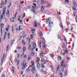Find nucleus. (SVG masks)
Returning <instances> with one entry per match:
<instances>
[{
	"mask_svg": "<svg viewBox=\"0 0 77 77\" xmlns=\"http://www.w3.org/2000/svg\"><path fill=\"white\" fill-rule=\"evenodd\" d=\"M37 68H41V65H40V64L39 63H37Z\"/></svg>",
	"mask_w": 77,
	"mask_h": 77,
	"instance_id": "nucleus-21",
	"label": "nucleus"
},
{
	"mask_svg": "<svg viewBox=\"0 0 77 77\" xmlns=\"http://www.w3.org/2000/svg\"><path fill=\"white\" fill-rule=\"evenodd\" d=\"M39 60H40V59L39 58H37L36 59V62L37 63H38L39 62Z\"/></svg>",
	"mask_w": 77,
	"mask_h": 77,
	"instance_id": "nucleus-19",
	"label": "nucleus"
},
{
	"mask_svg": "<svg viewBox=\"0 0 77 77\" xmlns=\"http://www.w3.org/2000/svg\"><path fill=\"white\" fill-rule=\"evenodd\" d=\"M11 4H10L8 6V8H9V7H11Z\"/></svg>",
	"mask_w": 77,
	"mask_h": 77,
	"instance_id": "nucleus-61",
	"label": "nucleus"
},
{
	"mask_svg": "<svg viewBox=\"0 0 77 77\" xmlns=\"http://www.w3.org/2000/svg\"><path fill=\"white\" fill-rule=\"evenodd\" d=\"M22 66H23L22 67V69H25V68H26V66H27V63H25L24 61H23L22 63Z\"/></svg>",
	"mask_w": 77,
	"mask_h": 77,
	"instance_id": "nucleus-3",
	"label": "nucleus"
},
{
	"mask_svg": "<svg viewBox=\"0 0 77 77\" xmlns=\"http://www.w3.org/2000/svg\"><path fill=\"white\" fill-rule=\"evenodd\" d=\"M30 37H31V38H33V35H30Z\"/></svg>",
	"mask_w": 77,
	"mask_h": 77,
	"instance_id": "nucleus-58",
	"label": "nucleus"
},
{
	"mask_svg": "<svg viewBox=\"0 0 77 77\" xmlns=\"http://www.w3.org/2000/svg\"><path fill=\"white\" fill-rule=\"evenodd\" d=\"M32 46L33 47V48H31L32 51H33V49H35L36 48V43L34 42H32Z\"/></svg>",
	"mask_w": 77,
	"mask_h": 77,
	"instance_id": "nucleus-4",
	"label": "nucleus"
},
{
	"mask_svg": "<svg viewBox=\"0 0 77 77\" xmlns=\"http://www.w3.org/2000/svg\"><path fill=\"white\" fill-rule=\"evenodd\" d=\"M31 64H32V66H34V62L33 61H32L31 62Z\"/></svg>",
	"mask_w": 77,
	"mask_h": 77,
	"instance_id": "nucleus-39",
	"label": "nucleus"
},
{
	"mask_svg": "<svg viewBox=\"0 0 77 77\" xmlns=\"http://www.w3.org/2000/svg\"><path fill=\"white\" fill-rule=\"evenodd\" d=\"M31 30L32 32V33H35V29H31Z\"/></svg>",
	"mask_w": 77,
	"mask_h": 77,
	"instance_id": "nucleus-24",
	"label": "nucleus"
},
{
	"mask_svg": "<svg viewBox=\"0 0 77 77\" xmlns=\"http://www.w3.org/2000/svg\"><path fill=\"white\" fill-rule=\"evenodd\" d=\"M22 50L23 52H25L26 50V47H23Z\"/></svg>",
	"mask_w": 77,
	"mask_h": 77,
	"instance_id": "nucleus-16",
	"label": "nucleus"
},
{
	"mask_svg": "<svg viewBox=\"0 0 77 77\" xmlns=\"http://www.w3.org/2000/svg\"><path fill=\"white\" fill-rule=\"evenodd\" d=\"M41 4L42 5H45V2L44 1V0H41Z\"/></svg>",
	"mask_w": 77,
	"mask_h": 77,
	"instance_id": "nucleus-10",
	"label": "nucleus"
},
{
	"mask_svg": "<svg viewBox=\"0 0 77 77\" xmlns=\"http://www.w3.org/2000/svg\"><path fill=\"white\" fill-rule=\"evenodd\" d=\"M9 28H5V30L6 31H7V32H8V31H9Z\"/></svg>",
	"mask_w": 77,
	"mask_h": 77,
	"instance_id": "nucleus-44",
	"label": "nucleus"
},
{
	"mask_svg": "<svg viewBox=\"0 0 77 77\" xmlns=\"http://www.w3.org/2000/svg\"><path fill=\"white\" fill-rule=\"evenodd\" d=\"M43 73H44L45 74H47V72H46L45 71H44Z\"/></svg>",
	"mask_w": 77,
	"mask_h": 77,
	"instance_id": "nucleus-46",
	"label": "nucleus"
},
{
	"mask_svg": "<svg viewBox=\"0 0 77 77\" xmlns=\"http://www.w3.org/2000/svg\"><path fill=\"white\" fill-rule=\"evenodd\" d=\"M43 48H46V46H45V45H44L42 46Z\"/></svg>",
	"mask_w": 77,
	"mask_h": 77,
	"instance_id": "nucleus-52",
	"label": "nucleus"
},
{
	"mask_svg": "<svg viewBox=\"0 0 77 77\" xmlns=\"http://www.w3.org/2000/svg\"><path fill=\"white\" fill-rule=\"evenodd\" d=\"M8 39H9V38H10V33H8Z\"/></svg>",
	"mask_w": 77,
	"mask_h": 77,
	"instance_id": "nucleus-33",
	"label": "nucleus"
},
{
	"mask_svg": "<svg viewBox=\"0 0 77 77\" xmlns=\"http://www.w3.org/2000/svg\"><path fill=\"white\" fill-rule=\"evenodd\" d=\"M50 55L52 58H53L54 57V55H51V54H50Z\"/></svg>",
	"mask_w": 77,
	"mask_h": 77,
	"instance_id": "nucleus-37",
	"label": "nucleus"
},
{
	"mask_svg": "<svg viewBox=\"0 0 77 77\" xmlns=\"http://www.w3.org/2000/svg\"><path fill=\"white\" fill-rule=\"evenodd\" d=\"M58 60H61V59H62V57L60 56H59L58 57Z\"/></svg>",
	"mask_w": 77,
	"mask_h": 77,
	"instance_id": "nucleus-28",
	"label": "nucleus"
},
{
	"mask_svg": "<svg viewBox=\"0 0 77 77\" xmlns=\"http://www.w3.org/2000/svg\"><path fill=\"white\" fill-rule=\"evenodd\" d=\"M44 64L42 63L41 65V67H42L43 68H44Z\"/></svg>",
	"mask_w": 77,
	"mask_h": 77,
	"instance_id": "nucleus-35",
	"label": "nucleus"
},
{
	"mask_svg": "<svg viewBox=\"0 0 77 77\" xmlns=\"http://www.w3.org/2000/svg\"><path fill=\"white\" fill-rule=\"evenodd\" d=\"M12 19L13 20H11V21H12V22H14V17H12Z\"/></svg>",
	"mask_w": 77,
	"mask_h": 77,
	"instance_id": "nucleus-54",
	"label": "nucleus"
},
{
	"mask_svg": "<svg viewBox=\"0 0 77 77\" xmlns=\"http://www.w3.org/2000/svg\"><path fill=\"white\" fill-rule=\"evenodd\" d=\"M20 62V61L18 60L17 63V66H18V65H19V63Z\"/></svg>",
	"mask_w": 77,
	"mask_h": 77,
	"instance_id": "nucleus-48",
	"label": "nucleus"
},
{
	"mask_svg": "<svg viewBox=\"0 0 77 77\" xmlns=\"http://www.w3.org/2000/svg\"><path fill=\"white\" fill-rule=\"evenodd\" d=\"M34 26L35 27H36L38 26V23H37V22L36 21H35L34 22Z\"/></svg>",
	"mask_w": 77,
	"mask_h": 77,
	"instance_id": "nucleus-6",
	"label": "nucleus"
},
{
	"mask_svg": "<svg viewBox=\"0 0 77 77\" xmlns=\"http://www.w3.org/2000/svg\"><path fill=\"white\" fill-rule=\"evenodd\" d=\"M42 42L43 44H45V39L44 38H42Z\"/></svg>",
	"mask_w": 77,
	"mask_h": 77,
	"instance_id": "nucleus-9",
	"label": "nucleus"
},
{
	"mask_svg": "<svg viewBox=\"0 0 77 77\" xmlns=\"http://www.w3.org/2000/svg\"><path fill=\"white\" fill-rule=\"evenodd\" d=\"M50 6V4H48L47 6V8H49Z\"/></svg>",
	"mask_w": 77,
	"mask_h": 77,
	"instance_id": "nucleus-45",
	"label": "nucleus"
},
{
	"mask_svg": "<svg viewBox=\"0 0 77 77\" xmlns=\"http://www.w3.org/2000/svg\"><path fill=\"white\" fill-rule=\"evenodd\" d=\"M11 30H12V32L13 33H14V27L13 26L12 27V28H11Z\"/></svg>",
	"mask_w": 77,
	"mask_h": 77,
	"instance_id": "nucleus-40",
	"label": "nucleus"
},
{
	"mask_svg": "<svg viewBox=\"0 0 77 77\" xmlns=\"http://www.w3.org/2000/svg\"><path fill=\"white\" fill-rule=\"evenodd\" d=\"M44 6L42 5L41 7V11H43V10H44Z\"/></svg>",
	"mask_w": 77,
	"mask_h": 77,
	"instance_id": "nucleus-26",
	"label": "nucleus"
},
{
	"mask_svg": "<svg viewBox=\"0 0 77 77\" xmlns=\"http://www.w3.org/2000/svg\"><path fill=\"white\" fill-rule=\"evenodd\" d=\"M65 51L66 53H68V49H66Z\"/></svg>",
	"mask_w": 77,
	"mask_h": 77,
	"instance_id": "nucleus-49",
	"label": "nucleus"
},
{
	"mask_svg": "<svg viewBox=\"0 0 77 77\" xmlns=\"http://www.w3.org/2000/svg\"><path fill=\"white\" fill-rule=\"evenodd\" d=\"M30 70L29 69V67L27 69H26V71L27 72H29V71H30Z\"/></svg>",
	"mask_w": 77,
	"mask_h": 77,
	"instance_id": "nucleus-25",
	"label": "nucleus"
},
{
	"mask_svg": "<svg viewBox=\"0 0 77 77\" xmlns=\"http://www.w3.org/2000/svg\"><path fill=\"white\" fill-rule=\"evenodd\" d=\"M1 33H3V29L2 28H1Z\"/></svg>",
	"mask_w": 77,
	"mask_h": 77,
	"instance_id": "nucleus-53",
	"label": "nucleus"
},
{
	"mask_svg": "<svg viewBox=\"0 0 77 77\" xmlns=\"http://www.w3.org/2000/svg\"><path fill=\"white\" fill-rule=\"evenodd\" d=\"M6 15L8 17L9 16V10H8L7 13H6Z\"/></svg>",
	"mask_w": 77,
	"mask_h": 77,
	"instance_id": "nucleus-15",
	"label": "nucleus"
},
{
	"mask_svg": "<svg viewBox=\"0 0 77 77\" xmlns=\"http://www.w3.org/2000/svg\"><path fill=\"white\" fill-rule=\"evenodd\" d=\"M61 54H62V55H65V51H63V52L62 53V51H61Z\"/></svg>",
	"mask_w": 77,
	"mask_h": 77,
	"instance_id": "nucleus-29",
	"label": "nucleus"
},
{
	"mask_svg": "<svg viewBox=\"0 0 77 77\" xmlns=\"http://www.w3.org/2000/svg\"><path fill=\"white\" fill-rule=\"evenodd\" d=\"M7 2H8V0H5V4H6V3H7Z\"/></svg>",
	"mask_w": 77,
	"mask_h": 77,
	"instance_id": "nucleus-59",
	"label": "nucleus"
},
{
	"mask_svg": "<svg viewBox=\"0 0 77 77\" xmlns=\"http://www.w3.org/2000/svg\"><path fill=\"white\" fill-rule=\"evenodd\" d=\"M29 50H30V51H31L30 49H31V45H30L29 47Z\"/></svg>",
	"mask_w": 77,
	"mask_h": 77,
	"instance_id": "nucleus-34",
	"label": "nucleus"
},
{
	"mask_svg": "<svg viewBox=\"0 0 77 77\" xmlns=\"http://www.w3.org/2000/svg\"><path fill=\"white\" fill-rule=\"evenodd\" d=\"M73 5L75 7H76L77 6V4H76L75 2H73Z\"/></svg>",
	"mask_w": 77,
	"mask_h": 77,
	"instance_id": "nucleus-27",
	"label": "nucleus"
},
{
	"mask_svg": "<svg viewBox=\"0 0 77 77\" xmlns=\"http://www.w3.org/2000/svg\"><path fill=\"white\" fill-rule=\"evenodd\" d=\"M26 17V14L24 13L23 14V16L22 18H24V17Z\"/></svg>",
	"mask_w": 77,
	"mask_h": 77,
	"instance_id": "nucleus-36",
	"label": "nucleus"
},
{
	"mask_svg": "<svg viewBox=\"0 0 77 77\" xmlns=\"http://www.w3.org/2000/svg\"><path fill=\"white\" fill-rule=\"evenodd\" d=\"M22 43L23 44V46H24L25 45V44H26V43L25 42V41H24V40H22Z\"/></svg>",
	"mask_w": 77,
	"mask_h": 77,
	"instance_id": "nucleus-17",
	"label": "nucleus"
},
{
	"mask_svg": "<svg viewBox=\"0 0 77 77\" xmlns=\"http://www.w3.org/2000/svg\"><path fill=\"white\" fill-rule=\"evenodd\" d=\"M14 70H15V69L14 68V67H12V72H14V73H15V72Z\"/></svg>",
	"mask_w": 77,
	"mask_h": 77,
	"instance_id": "nucleus-22",
	"label": "nucleus"
},
{
	"mask_svg": "<svg viewBox=\"0 0 77 77\" xmlns=\"http://www.w3.org/2000/svg\"><path fill=\"white\" fill-rule=\"evenodd\" d=\"M63 62H64V60L62 61L61 63V65L60 66V67L62 68H63L64 67L63 66Z\"/></svg>",
	"mask_w": 77,
	"mask_h": 77,
	"instance_id": "nucleus-13",
	"label": "nucleus"
},
{
	"mask_svg": "<svg viewBox=\"0 0 77 77\" xmlns=\"http://www.w3.org/2000/svg\"><path fill=\"white\" fill-rule=\"evenodd\" d=\"M40 71L42 73H43V72H44V70H43V69H41Z\"/></svg>",
	"mask_w": 77,
	"mask_h": 77,
	"instance_id": "nucleus-50",
	"label": "nucleus"
},
{
	"mask_svg": "<svg viewBox=\"0 0 77 77\" xmlns=\"http://www.w3.org/2000/svg\"><path fill=\"white\" fill-rule=\"evenodd\" d=\"M40 44H41V43H38V45H39V48H41V45H40Z\"/></svg>",
	"mask_w": 77,
	"mask_h": 77,
	"instance_id": "nucleus-56",
	"label": "nucleus"
},
{
	"mask_svg": "<svg viewBox=\"0 0 77 77\" xmlns=\"http://www.w3.org/2000/svg\"><path fill=\"white\" fill-rule=\"evenodd\" d=\"M50 21H51V18L49 17L47 19V21H48L49 22H50Z\"/></svg>",
	"mask_w": 77,
	"mask_h": 77,
	"instance_id": "nucleus-30",
	"label": "nucleus"
},
{
	"mask_svg": "<svg viewBox=\"0 0 77 77\" xmlns=\"http://www.w3.org/2000/svg\"><path fill=\"white\" fill-rule=\"evenodd\" d=\"M6 7H4L3 9L2 10V15L0 16V20H3L4 17L3 16L5 15V12H6Z\"/></svg>",
	"mask_w": 77,
	"mask_h": 77,
	"instance_id": "nucleus-1",
	"label": "nucleus"
},
{
	"mask_svg": "<svg viewBox=\"0 0 77 77\" xmlns=\"http://www.w3.org/2000/svg\"><path fill=\"white\" fill-rule=\"evenodd\" d=\"M3 57H2V59L1 60V65H3V63L4 61H5V60L6 59V54H3Z\"/></svg>",
	"mask_w": 77,
	"mask_h": 77,
	"instance_id": "nucleus-2",
	"label": "nucleus"
},
{
	"mask_svg": "<svg viewBox=\"0 0 77 77\" xmlns=\"http://www.w3.org/2000/svg\"><path fill=\"white\" fill-rule=\"evenodd\" d=\"M24 59H27V55H25L24 57Z\"/></svg>",
	"mask_w": 77,
	"mask_h": 77,
	"instance_id": "nucleus-47",
	"label": "nucleus"
},
{
	"mask_svg": "<svg viewBox=\"0 0 77 77\" xmlns=\"http://www.w3.org/2000/svg\"><path fill=\"white\" fill-rule=\"evenodd\" d=\"M5 21L7 22L8 21V19L7 18H5Z\"/></svg>",
	"mask_w": 77,
	"mask_h": 77,
	"instance_id": "nucleus-60",
	"label": "nucleus"
},
{
	"mask_svg": "<svg viewBox=\"0 0 77 77\" xmlns=\"http://www.w3.org/2000/svg\"><path fill=\"white\" fill-rule=\"evenodd\" d=\"M60 69V68H59V65L57 66V71H59Z\"/></svg>",
	"mask_w": 77,
	"mask_h": 77,
	"instance_id": "nucleus-20",
	"label": "nucleus"
},
{
	"mask_svg": "<svg viewBox=\"0 0 77 77\" xmlns=\"http://www.w3.org/2000/svg\"><path fill=\"white\" fill-rule=\"evenodd\" d=\"M48 25L49 27H51L53 26V22H50Z\"/></svg>",
	"mask_w": 77,
	"mask_h": 77,
	"instance_id": "nucleus-5",
	"label": "nucleus"
},
{
	"mask_svg": "<svg viewBox=\"0 0 77 77\" xmlns=\"http://www.w3.org/2000/svg\"><path fill=\"white\" fill-rule=\"evenodd\" d=\"M0 27L1 29H2L4 27V24L3 23H1L0 24Z\"/></svg>",
	"mask_w": 77,
	"mask_h": 77,
	"instance_id": "nucleus-18",
	"label": "nucleus"
},
{
	"mask_svg": "<svg viewBox=\"0 0 77 77\" xmlns=\"http://www.w3.org/2000/svg\"><path fill=\"white\" fill-rule=\"evenodd\" d=\"M9 45H8L7 46V48H6L7 51H8L9 50Z\"/></svg>",
	"mask_w": 77,
	"mask_h": 77,
	"instance_id": "nucleus-32",
	"label": "nucleus"
},
{
	"mask_svg": "<svg viewBox=\"0 0 77 77\" xmlns=\"http://www.w3.org/2000/svg\"><path fill=\"white\" fill-rule=\"evenodd\" d=\"M39 56L41 58H42V59H42V57H43V52L40 53Z\"/></svg>",
	"mask_w": 77,
	"mask_h": 77,
	"instance_id": "nucleus-8",
	"label": "nucleus"
},
{
	"mask_svg": "<svg viewBox=\"0 0 77 77\" xmlns=\"http://www.w3.org/2000/svg\"><path fill=\"white\" fill-rule=\"evenodd\" d=\"M35 54L34 53H33V52H32L31 53V54H30V55L31 56H34V55H35Z\"/></svg>",
	"mask_w": 77,
	"mask_h": 77,
	"instance_id": "nucleus-31",
	"label": "nucleus"
},
{
	"mask_svg": "<svg viewBox=\"0 0 77 77\" xmlns=\"http://www.w3.org/2000/svg\"><path fill=\"white\" fill-rule=\"evenodd\" d=\"M60 26L62 29H63V25H62V23H60Z\"/></svg>",
	"mask_w": 77,
	"mask_h": 77,
	"instance_id": "nucleus-23",
	"label": "nucleus"
},
{
	"mask_svg": "<svg viewBox=\"0 0 77 77\" xmlns=\"http://www.w3.org/2000/svg\"><path fill=\"white\" fill-rule=\"evenodd\" d=\"M69 0H65V3H69Z\"/></svg>",
	"mask_w": 77,
	"mask_h": 77,
	"instance_id": "nucleus-38",
	"label": "nucleus"
},
{
	"mask_svg": "<svg viewBox=\"0 0 77 77\" xmlns=\"http://www.w3.org/2000/svg\"><path fill=\"white\" fill-rule=\"evenodd\" d=\"M57 14H58V15H60V14H61V13H60V12H57Z\"/></svg>",
	"mask_w": 77,
	"mask_h": 77,
	"instance_id": "nucleus-62",
	"label": "nucleus"
},
{
	"mask_svg": "<svg viewBox=\"0 0 77 77\" xmlns=\"http://www.w3.org/2000/svg\"><path fill=\"white\" fill-rule=\"evenodd\" d=\"M31 11L32 12H34V14H35V11H33V10L31 9Z\"/></svg>",
	"mask_w": 77,
	"mask_h": 77,
	"instance_id": "nucleus-43",
	"label": "nucleus"
},
{
	"mask_svg": "<svg viewBox=\"0 0 77 77\" xmlns=\"http://www.w3.org/2000/svg\"><path fill=\"white\" fill-rule=\"evenodd\" d=\"M11 62L12 63V64H14V61L13 60H11Z\"/></svg>",
	"mask_w": 77,
	"mask_h": 77,
	"instance_id": "nucleus-55",
	"label": "nucleus"
},
{
	"mask_svg": "<svg viewBox=\"0 0 77 77\" xmlns=\"http://www.w3.org/2000/svg\"><path fill=\"white\" fill-rule=\"evenodd\" d=\"M73 9L74 11L76 10V7H73Z\"/></svg>",
	"mask_w": 77,
	"mask_h": 77,
	"instance_id": "nucleus-42",
	"label": "nucleus"
},
{
	"mask_svg": "<svg viewBox=\"0 0 77 77\" xmlns=\"http://www.w3.org/2000/svg\"><path fill=\"white\" fill-rule=\"evenodd\" d=\"M42 61H43V64H45L47 62H48V61L47 60H46L45 61L42 60Z\"/></svg>",
	"mask_w": 77,
	"mask_h": 77,
	"instance_id": "nucleus-14",
	"label": "nucleus"
},
{
	"mask_svg": "<svg viewBox=\"0 0 77 77\" xmlns=\"http://www.w3.org/2000/svg\"><path fill=\"white\" fill-rule=\"evenodd\" d=\"M21 5H23V3H24V1H22L20 2Z\"/></svg>",
	"mask_w": 77,
	"mask_h": 77,
	"instance_id": "nucleus-57",
	"label": "nucleus"
},
{
	"mask_svg": "<svg viewBox=\"0 0 77 77\" xmlns=\"http://www.w3.org/2000/svg\"><path fill=\"white\" fill-rule=\"evenodd\" d=\"M7 35V33L6 32L5 33V35H4V37L3 39V41H5V39H6V35Z\"/></svg>",
	"mask_w": 77,
	"mask_h": 77,
	"instance_id": "nucleus-11",
	"label": "nucleus"
},
{
	"mask_svg": "<svg viewBox=\"0 0 77 77\" xmlns=\"http://www.w3.org/2000/svg\"><path fill=\"white\" fill-rule=\"evenodd\" d=\"M65 75H67V71H65Z\"/></svg>",
	"mask_w": 77,
	"mask_h": 77,
	"instance_id": "nucleus-51",
	"label": "nucleus"
},
{
	"mask_svg": "<svg viewBox=\"0 0 77 77\" xmlns=\"http://www.w3.org/2000/svg\"><path fill=\"white\" fill-rule=\"evenodd\" d=\"M2 77H5V75L3 74L2 75Z\"/></svg>",
	"mask_w": 77,
	"mask_h": 77,
	"instance_id": "nucleus-63",
	"label": "nucleus"
},
{
	"mask_svg": "<svg viewBox=\"0 0 77 77\" xmlns=\"http://www.w3.org/2000/svg\"><path fill=\"white\" fill-rule=\"evenodd\" d=\"M31 71L32 72V73H35V68L34 67H33L31 69Z\"/></svg>",
	"mask_w": 77,
	"mask_h": 77,
	"instance_id": "nucleus-7",
	"label": "nucleus"
},
{
	"mask_svg": "<svg viewBox=\"0 0 77 77\" xmlns=\"http://www.w3.org/2000/svg\"><path fill=\"white\" fill-rule=\"evenodd\" d=\"M23 71H21V75H23Z\"/></svg>",
	"mask_w": 77,
	"mask_h": 77,
	"instance_id": "nucleus-64",
	"label": "nucleus"
},
{
	"mask_svg": "<svg viewBox=\"0 0 77 77\" xmlns=\"http://www.w3.org/2000/svg\"><path fill=\"white\" fill-rule=\"evenodd\" d=\"M61 71L63 72V71H64V67H62V68H61Z\"/></svg>",
	"mask_w": 77,
	"mask_h": 77,
	"instance_id": "nucleus-41",
	"label": "nucleus"
},
{
	"mask_svg": "<svg viewBox=\"0 0 77 77\" xmlns=\"http://www.w3.org/2000/svg\"><path fill=\"white\" fill-rule=\"evenodd\" d=\"M39 35L40 36V37H42V36H43V34H42V33L41 32H39Z\"/></svg>",
	"mask_w": 77,
	"mask_h": 77,
	"instance_id": "nucleus-12",
	"label": "nucleus"
}]
</instances>
